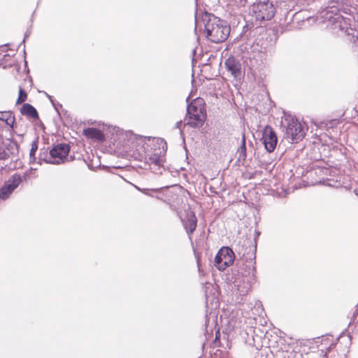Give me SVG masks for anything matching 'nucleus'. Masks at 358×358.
I'll return each instance as SVG.
<instances>
[{"instance_id": "0eeeda50", "label": "nucleus", "mask_w": 358, "mask_h": 358, "mask_svg": "<svg viewBox=\"0 0 358 358\" xmlns=\"http://www.w3.org/2000/svg\"><path fill=\"white\" fill-rule=\"evenodd\" d=\"M252 11L257 20H269L274 16L275 8L272 2L263 0L253 3Z\"/></svg>"}, {"instance_id": "c756f323", "label": "nucleus", "mask_w": 358, "mask_h": 358, "mask_svg": "<svg viewBox=\"0 0 358 358\" xmlns=\"http://www.w3.org/2000/svg\"><path fill=\"white\" fill-rule=\"evenodd\" d=\"M197 266H198V268H199V271H200V266H199V261H197Z\"/></svg>"}, {"instance_id": "b1692460", "label": "nucleus", "mask_w": 358, "mask_h": 358, "mask_svg": "<svg viewBox=\"0 0 358 358\" xmlns=\"http://www.w3.org/2000/svg\"><path fill=\"white\" fill-rule=\"evenodd\" d=\"M248 1V0H232L234 5L238 8L244 7L247 4Z\"/></svg>"}, {"instance_id": "9d476101", "label": "nucleus", "mask_w": 358, "mask_h": 358, "mask_svg": "<svg viewBox=\"0 0 358 358\" xmlns=\"http://www.w3.org/2000/svg\"><path fill=\"white\" fill-rule=\"evenodd\" d=\"M248 274H245V278L242 280L235 281V287L240 295L246 294L251 288V285L254 282L255 278L256 269L253 264L247 266Z\"/></svg>"}, {"instance_id": "72a5a7b5", "label": "nucleus", "mask_w": 358, "mask_h": 358, "mask_svg": "<svg viewBox=\"0 0 358 358\" xmlns=\"http://www.w3.org/2000/svg\"><path fill=\"white\" fill-rule=\"evenodd\" d=\"M357 47H358V44H357Z\"/></svg>"}, {"instance_id": "f03ea898", "label": "nucleus", "mask_w": 358, "mask_h": 358, "mask_svg": "<svg viewBox=\"0 0 358 358\" xmlns=\"http://www.w3.org/2000/svg\"><path fill=\"white\" fill-rule=\"evenodd\" d=\"M150 146L152 145L150 150H147V145H145V151L140 152L137 158L140 161H144V169H149L153 173H162L163 168V162L166 152V143L162 139H151L148 142Z\"/></svg>"}, {"instance_id": "20e7f679", "label": "nucleus", "mask_w": 358, "mask_h": 358, "mask_svg": "<svg viewBox=\"0 0 358 358\" xmlns=\"http://www.w3.org/2000/svg\"><path fill=\"white\" fill-rule=\"evenodd\" d=\"M187 124L192 127H200L206 120L205 103L203 99L196 98L193 100L187 108Z\"/></svg>"}, {"instance_id": "bb28decb", "label": "nucleus", "mask_w": 358, "mask_h": 358, "mask_svg": "<svg viewBox=\"0 0 358 358\" xmlns=\"http://www.w3.org/2000/svg\"><path fill=\"white\" fill-rule=\"evenodd\" d=\"M181 125H182V121L181 120L177 122L176 125H175V127L179 129L180 132L182 131L181 128H180Z\"/></svg>"}, {"instance_id": "1a4fd4ad", "label": "nucleus", "mask_w": 358, "mask_h": 358, "mask_svg": "<svg viewBox=\"0 0 358 358\" xmlns=\"http://www.w3.org/2000/svg\"><path fill=\"white\" fill-rule=\"evenodd\" d=\"M234 259L233 250L229 247H222L215 257L214 265L218 270L224 271L234 263Z\"/></svg>"}, {"instance_id": "393cba45", "label": "nucleus", "mask_w": 358, "mask_h": 358, "mask_svg": "<svg viewBox=\"0 0 358 358\" xmlns=\"http://www.w3.org/2000/svg\"><path fill=\"white\" fill-rule=\"evenodd\" d=\"M37 168H31L29 170L24 172L23 179L27 180L33 175V171H36Z\"/></svg>"}, {"instance_id": "2eb2a0df", "label": "nucleus", "mask_w": 358, "mask_h": 358, "mask_svg": "<svg viewBox=\"0 0 358 358\" xmlns=\"http://www.w3.org/2000/svg\"><path fill=\"white\" fill-rule=\"evenodd\" d=\"M21 113L23 115L31 117L34 119H38V115L36 108L29 103H24L21 108Z\"/></svg>"}, {"instance_id": "dca6fc26", "label": "nucleus", "mask_w": 358, "mask_h": 358, "mask_svg": "<svg viewBox=\"0 0 358 358\" xmlns=\"http://www.w3.org/2000/svg\"><path fill=\"white\" fill-rule=\"evenodd\" d=\"M197 219L194 214L190 215L184 223V227L188 234H192L196 227Z\"/></svg>"}, {"instance_id": "39448f33", "label": "nucleus", "mask_w": 358, "mask_h": 358, "mask_svg": "<svg viewBox=\"0 0 358 358\" xmlns=\"http://www.w3.org/2000/svg\"><path fill=\"white\" fill-rule=\"evenodd\" d=\"M285 128L284 138L291 143H296L305 136V131L297 119L292 116L285 117L282 122Z\"/></svg>"}, {"instance_id": "a211bd4d", "label": "nucleus", "mask_w": 358, "mask_h": 358, "mask_svg": "<svg viewBox=\"0 0 358 358\" xmlns=\"http://www.w3.org/2000/svg\"><path fill=\"white\" fill-rule=\"evenodd\" d=\"M329 20L335 24V28H338L341 30H343L345 29L343 25V23H345V19L341 15L336 14L334 17L331 16Z\"/></svg>"}, {"instance_id": "ddd939ff", "label": "nucleus", "mask_w": 358, "mask_h": 358, "mask_svg": "<svg viewBox=\"0 0 358 358\" xmlns=\"http://www.w3.org/2000/svg\"><path fill=\"white\" fill-rule=\"evenodd\" d=\"M225 66L228 71L234 78H240L242 76V65L237 58L234 57H229L225 61Z\"/></svg>"}, {"instance_id": "5701e85b", "label": "nucleus", "mask_w": 358, "mask_h": 358, "mask_svg": "<svg viewBox=\"0 0 358 358\" xmlns=\"http://www.w3.org/2000/svg\"><path fill=\"white\" fill-rule=\"evenodd\" d=\"M27 96L25 91L20 87L19 91V96L17 100V103L19 104L25 101V100L27 99Z\"/></svg>"}, {"instance_id": "6ab92c4d", "label": "nucleus", "mask_w": 358, "mask_h": 358, "mask_svg": "<svg viewBox=\"0 0 358 358\" xmlns=\"http://www.w3.org/2000/svg\"><path fill=\"white\" fill-rule=\"evenodd\" d=\"M0 120L3 121L6 124L13 127L14 123V117L12 116V113L9 111H0Z\"/></svg>"}, {"instance_id": "f8f14e48", "label": "nucleus", "mask_w": 358, "mask_h": 358, "mask_svg": "<svg viewBox=\"0 0 358 358\" xmlns=\"http://www.w3.org/2000/svg\"><path fill=\"white\" fill-rule=\"evenodd\" d=\"M262 140L266 150L268 152H272L276 147L278 138L275 131L271 127L267 126L264 129Z\"/></svg>"}, {"instance_id": "f257e3e1", "label": "nucleus", "mask_w": 358, "mask_h": 358, "mask_svg": "<svg viewBox=\"0 0 358 358\" xmlns=\"http://www.w3.org/2000/svg\"><path fill=\"white\" fill-rule=\"evenodd\" d=\"M114 141V145L120 152L137 158L140 152L145 151V145L150 147L148 142L151 141V138L138 136L131 131H123L118 129Z\"/></svg>"}, {"instance_id": "f3484780", "label": "nucleus", "mask_w": 358, "mask_h": 358, "mask_svg": "<svg viewBox=\"0 0 358 358\" xmlns=\"http://www.w3.org/2000/svg\"><path fill=\"white\" fill-rule=\"evenodd\" d=\"M238 161V162H243L247 157L246 155V146H245V134H242L241 145L237 150Z\"/></svg>"}, {"instance_id": "473e14b6", "label": "nucleus", "mask_w": 358, "mask_h": 358, "mask_svg": "<svg viewBox=\"0 0 358 358\" xmlns=\"http://www.w3.org/2000/svg\"><path fill=\"white\" fill-rule=\"evenodd\" d=\"M346 31L348 32V35L350 34L348 30H346Z\"/></svg>"}, {"instance_id": "4468645a", "label": "nucleus", "mask_w": 358, "mask_h": 358, "mask_svg": "<svg viewBox=\"0 0 358 358\" xmlns=\"http://www.w3.org/2000/svg\"><path fill=\"white\" fill-rule=\"evenodd\" d=\"M83 134L87 138L95 139L100 141L104 140V135L103 132L96 128L90 127L85 129L83 131Z\"/></svg>"}, {"instance_id": "9b49d317", "label": "nucleus", "mask_w": 358, "mask_h": 358, "mask_svg": "<svg viewBox=\"0 0 358 358\" xmlns=\"http://www.w3.org/2000/svg\"><path fill=\"white\" fill-rule=\"evenodd\" d=\"M22 178L19 174H14L0 189V199L5 200L19 186Z\"/></svg>"}, {"instance_id": "7c9ffc66", "label": "nucleus", "mask_w": 358, "mask_h": 358, "mask_svg": "<svg viewBox=\"0 0 358 358\" xmlns=\"http://www.w3.org/2000/svg\"><path fill=\"white\" fill-rule=\"evenodd\" d=\"M47 96H48V98L52 101V97L51 96H49L48 94H47Z\"/></svg>"}, {"instance_id": "cd10ccee", "label": "nucleus", "mask_w": 358, "mask_h": 358, "mask_svg": "<svg viewBox=\"0 0 358 358\" xmlns=\"http://www.w3.org/2000/svg\"><path fill=\"white\" fill-rule=\"evenodd\" d=\"M29 34H30V32H29V31H28L25 33L24 38V40H23V41H22L23 43H24L25 38H26L27 37H28V36H29Z\"/></svg>"}, {"instance_id": "6e6552de", "label": "nucleus", "mask_w": 358, "mask_h": 358, "mask_svg": "<svg viewBox=\"0 0 358 358\" xmlns=\"http://www.w3.org/2000/svg\"><path fill=\"white\" fill-rule=\"evenodd\" d=\"M70 151V146L66 143H60L55 146L50 150V157L48 159L39 158L38 164L44 161L47 164H59L64 163L67 159L68 154Z\"/></svg>"}, {"instance_id": "c85d7f7f", "label": "nucleus", "mask_w": 358, "mask_h": 358, "mask_svg": "<svg viewBox=\"0 0 358 358\" xmlns=\"http://www.w3.org/2000/svg\"><path fill=\"white\" fill-rule=\"evenodd\" d=\"M357 314V310H356V311L353 313V317H356Z\"/></svg>"}, {"instance_id": "2f4dec72", "label": "nucleus", "mask_w": 358, "mask_h": 358, "mask_svg": "<svg viewBox=\"0 0 358 358\" xmlns=\"http://www.w3.org/2000/svg\"><path fill=\"white\" fill-rule=\"evenodd\" d=\"M355 193L358 196L357 190H355Z\"/></svg>"}, {"instance_id": "4be33fe9", "label": "nucleus", "mask_w": 358, "mask_h": 358, "mask_svg": "<svg viewBox=\"0 0 358 358\" xmlns=\"http://www.w3.org/2000/svg\"><path fill=\"white\" fill-rule=\"evenodd\" d=\"M136 188L138 191L141 192L143 194L148 195V196H152V195L150 194V192H160L163 189V187L157 188V189H141L136 186Z\"/></svg>"}, {"instance_id": "7ed1b4c3", "label": "nucleus", "mask_w": 358, "mask_h": 358, "mask_svg": "<svg viewBox=\"0 0 358 358\" xmlns=\"http://www.w3.org/2000/svg\"><path fill=\"white\" fill-rule=\"evenodd\" d=\"M205 34L207 38L215 43L224 41L230 33V27L227 22L213 15L206 13L203 16Z\"/></svg>"}, {"instance_id": "423d86ee", "label": "nucleus", "mask_w": 358, "mask_h": 358, "mask_svg": "<svg viewBox=\"0 0 358 358\" xmlns=\"http://www.w3.org/2000/svg\"><path fill=\"white\" fill-rule=\"evenodd\" d=\"M313 344L314 345L306 354V358H327L333 342L328 338H317Z\"/></svg>"}, {"instance_id": "a878e982", "label": "nucleus", "mask_w": 358, "mask_h": 358, "mask_svg": "<svg viewBox=\"0 0 358 358\" xmlns=\"http://www.w3.org/2000/svg\"><path fill=\"white\" fill-rule=\"evenodd\" d=\"M8 157V154H6V152H5V150H0V160L1 159H7Z\"/></svg>"}, {"instance_id": "aec40b11", "label": "nucleus", "mask_w": 358, "mask_h": 358, "mask_svg": "<svg viewBox=\"0 0 358 358\" xmlns=\"http://www.w3.org/2000/svg\"><path fill=\"white\" fill-rule=\"evenodd\" d=\"M3 150H5L9 157L10 155H15L18 152L17 145L15 142L10 141L6 145Z\"/></svg>"}, {"instance_id": "412c9836", "label": "nucleus", "mask_w": 358, "mask_h": 358, "mask_svg": "<svg viewBox=\"0 0 358 358\" xmlns=\"http://www.w3.org/2000/svg\"><path fill=\"white\" fill-rule=\"evenodd\" d=\"M37 150H38V140L36 139L35 141H32L31 145V150L29 152V164H32L36 161L35 153Z\"/></svg>"}]
</instances>
